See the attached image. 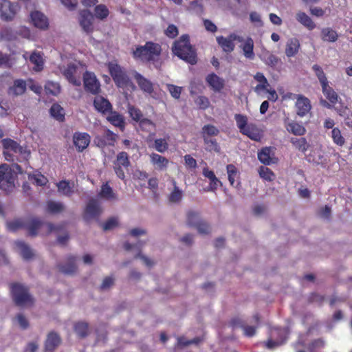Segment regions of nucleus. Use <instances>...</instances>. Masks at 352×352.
<instances>
[{"label":"nucleus","instance_id":"32","mask_svg":"<svg viewBox=\"0 0 352 352\" xmlns=\"http://www.w3.org/2000/svg\"><path fill=\"white\" fill-rule=\"evenodd\" d=\"M170 182L173 186V190L168 197V201L173 204L179 203L183 197V191L177 186V182L174 179H172Z\"/></svg>","mask_w":352,"mask_h":352},{"label":"nucleus","instance_id":"53","mask_svg":"<svg viewBox=\"0 0 352 352\" xmlns=\"http://www.w3.org/2000/svg\"><path fill=\"white\" fill-rule=\"evenodd\" d=\"M64 205L60 202L49 201L47 202V211L51 214H58L63 211Z\"/></svg>","mask_w":352,"mask_h":352},{"label":"nucleus","instance_id":"50","mask_svg":"<svg viewBox=\"0 0 352 352\" xmlns=\"http://www.w3.org/2000/svg\"><path fill=\"white\" fill-rule=\"evenodd\" d=\"M150 148H155L159 153H164L168 148V144L165 138H157L154 140L153 145H148Z\"/></svg>","mask_w":352,"mask_h":352},{"label":"nucleus","instance_id":"12","mask_svg":"<svg viewBox=\"0 0 352 352\" xmlns=\"http://www.w3.org/2000/svg\"><path fill=\"white\" fill-rule=\"evenodd\" d=\"M83 83L85 91L94 95L98 94L100 91V82L92 72H85L84 73Z\"/></svg>","mask_w":352,"mask_h":352},{"label":"nucleus","instance_id":"13","mask_svg":"<svg viewBox=\"0 0 352 352\" xmlns=\"http://www.w3.org/2000/svg\"><path fill=\"white\" fill-rule=\"evenodd\" d=\"M322 91L329 102L321 98L320 104L327 108H331L332 105L336 104L338 100V95L332 87L329 85V82L321 86Z\"/></svg>","mask_w":352,"mask_h":352},{"label":"nucleus","instance_id":"55","mask_svg":"<svg viewBox=\"0 0 352 352\" xmlns=\"http://www.w3.org/2000/svg\"><path fill=\"white\" fill-rule=\"evenodd\" d=\"M228 180L231 186H234L236 179L239 178L238 170L233 164H228L226 166Z\"/></svg>","mask_w":352,"mask_h":352},{"label":"nucleus","instance_id":"41","mask_svg":"<svg viewBox=\"0 0 352 352\" xmlns=\"http://www.w3.org/2000/svg\"><path fill=\"white\" fill-rule=\"evenodd\" d=\"M254 78L259 82L255 88V91H259L261 90H266L267 88L270 86V84L264 76V74L261 72H257L254 76Z\"/></svg>","mask_w":352,"mask_h":352},{"label":"nucleus","instance_id":"5","mask_svg":"<svg viewBox=\"0 0 352 352\" xmlns=\"http://www.w3.org/2000/svg\"><path fill=\"white\" fill-rule=\"evenodd\" d=\"M108 69L109 74L118 87H127L132 84L126 70L118 64L109 63L108 64Z\"/></svg>","mask_w":352,"mask_h":352},{"label":"nucleus","instance_id":"4","mask_svg":"<svg viewBox=\"0 0 352 352\" xmlns=\"http://www.w3.org/2000/svg\"><path fill=\"white\" fill-rule=\"evenodd\" d=\"M10 293L15 305L19 307L31 306L34 299L29 293V289L19 283L10 285Z\"/></svg>","mask_w":352,"mask_h":352},{"label":"nucleus","instance_id":"44","mask_svg":"<svg viewBox=\"0 0 352 352\" xmlns=\"http://www.w3.org/2000/svg\"><path fill=\"white\" fill-rule=\"evenodd\" d=\"M234 119L239 131L243 134L250 125L248 124V117L243 114L236 113L234 115Z\"/></svg>","mask_w":352,"mask_h":352},{"label":"nucleus","instance_id":"45","mask_svg":"<svg viewBox=\"0 0 352 352\" xmlns=\"http://www.w3.org/2000/svg\"><path fill=\"white\" fill-rule=\"evenodd\" d=\"M51 116L56 120L62 122L65 119L64 110L58 104H53L50 109Z\"/></svg>","mask_w":352,"mask_h":352},{"label":"nucleus","instance_id":"59","mask_svg":"<svg viewBox=\"0 0 352 352\" xmlns=\"http://www.w3.org/2000/svg\"><path fill=\"white\" fill-rule=\"evenodd\" d=\"M128 111L130 115V117L137 122H139L141 120L144 118L141 110L135 107V106L129 104Z\"/></svg>","mask_w":352,"mask_h":352},{"label":"nucleus","instance_id":"28","mask_svg":"<svg viewBox=\"0 0 352 352\" xmlns=\"http://www.w3.org/2000/svg\"><path fill=\"white\" fill-rule=\"evenodd\" d=\"M285 127L289 133L295 135L301 136L306 133L305 127L295 121L285 122Z\"/></svg>","mask_w":352,"mask_h":352},{"label":"nucleus","instance_id":"15","mask_svg":"<svg viewBox=\"0 0 352 352\" xmlns=\"http://www.w3.org/2000/svg\"><path fill=\"white\" fill-rule=\"evenodd\" d=\"M30 22L36 28L41 30H46L49 28L48 18L41 12L34 10L31 12Z\"/></svg>","mask_w":352,"mask_h":352},{"label":"nucleus","instance_id":"25","mask_svg":"<svg viewBox=\"0 0 352 352\" xmlns=\"http://www.w3.org/2000/svg\"><path fill=\"white\" fill-rule=\"evenodd\" d=\"M139 126L142 131L148 133L149 135L146 139L147 143L153 141L155 133L153 132L155 130L156 124L148 118H143L139 122Z\"/></svg>","mask_w":352,"mask_h":352},{"label":"nucleus","instance_id":"64","mask_svg":"<svg viewBox=\"0 0 352 352\" xmlns=\"http://www.w3.org/2000/svg\"><path fill=\"white\" fill-rule=\"evenodd\" d=\"M195 103L197 104L199 109L204 110L208 109L210 106V101L208 98L204 96H199L195 100Z\"/></svg>","mask_w":352,"mask_h":352},{"label":"nucleus","instance_id":"8","mask_svg":"<svg viewBox=\"0 0 352 352\" xmlns=\"http://www.w3.org/2000/svg\"><path fill=\"white\" fill-rule=\"evenodd\" d=\"M131 162L129 156L125 151L118 153L115 161L113 162V169L116 175L121 179H124V169L127 170L130 166Z\"/></svg>","mask_w":352,"mask_h":352},{"label":"nucleus","instance_id":"47","mask_svg":"<svg viewBox=\"0 0 352 352\" xmlns=\"http://www.w3.org/2000/svg\"><path fill=\"white\" fill-rule=\"evenodd\" d=\"M58 190L63 195L69 197L73 193L72 188L70 186L69 182L67 180H61L56 184Z\"/></svg>","mask_w":352,"mask_h":352},{"label":"nucleus","instance_id":"60","mask_svg":"<svg viewBox=\"0 0 352 352\" xmlns=\"http://www.w3.org/2000/svg\"><path fill=\"white\" fill-rule=\"evenodd\" d=\"M8 229L10 231L15 232L19 229L25 228V221L21 219H16L7 223Z\"/></svg>","mask_w":352,"mask_h":352},{"label":"nucleus","instance_id":"37","mask_svg":"<svg viewBox=\"0 0 352 352\" xmlns=\"http://www.w3.org/2000/svg\"><path fill=\"white\" fill-rule=\"evenodd\" d=\"M272 154L273 153L271 147H265L258 153V159L262 164L269 165L272 163Z\"/></svg>","mask_w":352,"mask_h":352},{"label":"nucleus","instance_id":"30","mask_svg":"<svg viewBox=\"0 0 352 352\" xmlns=\"http://www.w3.org/2000/svg\"><path fill=\"white\" fill-rule=\"evenodd\" d=\"M26 91V83L22 79H17L14 81L13 85L9 88L8 94L13 96H20Z\"/></svg>","mask_w":352,"mask_h":352},{"label":"nucleus","instance_id":"43","mask_svg":"<svg viewBox=\"0 0 352 352\" xmlns=\"http://www.w3.org/2000/svg\"><path fill=\"white\" fill-rule=\"evenodd\" d=\"M243 135H245L250 138L251 140L255 141H259L262 137L260 131L255 125L252 124L249 125V127L245 130Z\"/></svg>","mask_w":352,"mask_h":352},{"label":"nucleus","instance_id":"10","mask_svg":"<svg viewBox=\"0 0 352 352\" xmlns=\"http://www.w3.org/2000/svg\"><path fill=\"white\" fill-rule=\"evenodd\" d=\"M218 45L221 47L222 50L226 53H231L235 47L234 41L242 43L243 38L234 33L230 34L227 37L223 36H218L216 38Z\"/></svg>","mask_w":352,"mask_h":352},{"label":"nucleus","instance_id":"42","mask_svg":"<svg viewBox=\"0 0 352 352\" xmlns=\"http://www.w3.org/2000/svg\"><path fill=\"white\" fill-rule=\"evenodd\" d=\"M30 62L34 65V69L36 72H40L43 69V60L37 52H34L30 56Z\"/></svg>","mask_w":352,"mask_h":352},{"label":"nucleus","instance_id":"52","mask_svg":"<svg viewBox=\"0 0 352 352\" xmlns=\"http://www.w3.org/2000/svg\"><path fill=\"white\" fill-rule=\"evenodd\" d=\"M99 196L107 200L115 199L116 198V196L113 192L111 187H110L107 183L103 184L101 186Z\"/></svg>","mask_w":352,"mask_h":352},{"label":"nucleus","instance_id":"27","mask_svg":"<svg viewBox=\"0 0 352 352\" xmlns=\"http://www.w3.org/2000/svg\"><path fill=\"white\" fill-rule=\"evenodd\" d=\"M300 48V43L297 38H291L287 40L285 53L288 58L295 56L299 52Z\"/></svg>","mask_w":352,"mask_h":352},{"label":"nucleus","instance_id":"26","mask_svg":"<svg viewBox=\"0 0 352 352\" xmlns=\"http://www.w3.org/2000/svg\"><path fill=\"white\" fill-rule=\"evenodd\" d=\"M78 67L74 64H69L63 72V75L66 79L74 86H80L81 80L80 77H76Z\"/></svg>","mask_w":352,"mask_h":352},{"label":"nucleus","instance_id":"48","mask_svg":"<svg viewBox=\"0 0 352 352\" xmlns=\"http://www.w3.org/2000/svg\"><path fill=\"white\" fill-rule=\"evenodd\" d=\"M219 133V130L212 124H206L201 129L202 138L217 136Z\"/></svg>","mask_w":352,"mask_h":352},{"label":"nucleus","instance_id":"49","mask_svg":"<svg viewBox=\"0 0 352 352\" xmlns=\"http://www.w3.org/2000/svg\"><path fill=\"white\" fill-rule=\"evenodd\" d=\"M61 87L58 82L47 81L45 85V91L47 94L58 96L60 93Z\"/></svg>","mask_w":352,"mask_h":352},{"label":"nucleus","instance_id":"7","mask_svg":"<svg viewBox=\"0 0 352 352\" xmlns=\"http://www.w3.org/2000/svg\"><path fill=\"white\" fill-rule=\"evenodd\" d=\"M45 226L48 232L59 231L63 228V226H55L52 223H44L38 218H32L25 221V228L28 230V235L30 236H35L38 234V230Z\"/></svg>","mask_w":352,"mask_h":352},{"label":"nucleus","instance_id":"1","mask_svg":"<svg viewBox=\"0 0 352 352\" xmlns=\"http://www.w3.org/2000/svg\"><path fill=\"white\" fill-rule=\"evenodd\" d=\"M3 148V155L8 162H28L30 151L26 147L21 146L15 140L4 138L1 140Z\"/></svg>","mask_w":352,"mask_h":352},{"label":"nucleus","instance_id":"29","mask_svg":"<svg viewBox=\"0 0 352 352\" xmlns=\"http://www.w3.org/2000/svg\"><path fill=\"white\" fill-rule=\"evenodd\" d=\"M243 43L241 45V48L243 52V55L246 58L253 60L255 57L254 52V41L251 37H248Z\"/></svg>","mask_w":352,"mask_h":352},{"label":"nucleus","instance_id":"38","mask_svg":"<svg viewBox=\"0 0 352 352\" xmlns=\"http://www.w3.org/2000/svg\"><path fill=\"white\" fill-rule=\"evenodd\" d=\"M16 246L20 250V254L25 260H29L34 256V254L30 248L23 241H16Z\"/></svg>","mask_w":352,"mask_h":352},{"label":"nucleus","instance_id":"34","mask_svg":"<svg viewBox=\"0 0 352 352\" xmlns=\"http://www.w3.org/2000/svg\"><path fill=\"white\" fill-rule=\"evenodd\" d=\"M321 39L325 42L333 43L338 38V34L336 31L331 28H324L321 30Z\"/></svg>","mask_w":352,"mask_h":352},{"label":"nucleus","instance_id":"51","mask_svg":"<svg viewBox=\"0 0 352 352\" xmlns=\"http://www.w3.org/2000/svg\"><path fill=\"white\" fill-rule=\"evenodd\" d=\"M74 331L78 337L84 338L88 335V324L84 322H78L74 324Z\"/></svg>","mask_w":352,"mask_h":352},{"label":"nucleus","instance_id":"35","mask_svg":"<svg viewBox=\"0 0 352 352\" xmlns=\"http://www.w3.org/2000/svg\"><path fill=\"white\" fill-rule=\"evenodd\" d=\"M261 59L265 63V65L270 67H275L280 61V59L273 54L271 52L265 50L261 56Z\"/></svg>","mask_w":352,"mask_h":352},{"label":"nucleus","instance_id":"20","mask_svg":"<svg viewBox=\"0 0 352 352\" xmlns=\"http://www.w3.org/2000/svg\"><path fill=\"white\" fill-rule=\"evenodd\" d=\"M61 338L55 331H50L45 341V352H54L55 349L60 344Z\"/></svg>","mask_w":352,"mask_h":352},{"label":"nucleus","instance_id":"40","mask_svg":"<svg viewBox=\"0 0 352 352\" xmlns=\"http://www.w3.org/2000/svg\"><path fill=\"white\" fill-rule=\"evenodd\" d=\"M330 136L333 142L338 146H343L346 143L345 138L338 127H336V129L331 130Z\"/></svg>","mask_w":352,"mask_h":352},{"label":"nucleus","instance_id":"57","mask_svg":"<svg viewBox=\"0 0 352 352\" xmlns=\"http://www.w3.org/2000/svg\"><path fill=\"white\" fill-rule=\"evenodd\" d=\"M312 69L314 72L316 76L318 79L321 86L329 82L326 74L320 65L317 64L314 65L312 66Z\"/></svg>","mask_w":352,"mask_h":352},{"label":"nucleus","instance_id":"56","mask_svg":"<svg viewBox=\"0 0 352 352\" xmlns=\"http://www.w3.org/2000/svg\"><path fill=\"white\" fill-rule=\"evenodd\" d=\"M94 12L96 17L100 20L106 19L109 14V9L104 4L97 5L95 7Z\"/></svg>","mask_w":352,"mask_h":352},{"label":"nucleus","instance_id":"39","mask_svg":"<svg viewBox=\"0 0 352 352\" xmlns=\"http://www.w3.org/2000/svg\"><path fill=\"white\" fill-rule=\"evenodd\" d=\"M204 143L205 145V149L208 152H214L219 153L221 152V147L217 142V140L211 138H203Z\"/></svg>","mask_w":352,"mask_h":352},{"label":"nucleus","instance_id":"2","mask_svg":"<svg viewBox=\"0 0 352 352\" xmlns=\"http://www.w3.org/2000/svg\"><path fill=\"white\" fill-rule=\"evenodd\" d=\"M162 46L153 41H146L144 45H136L132 51V56L136 60L145 63H154L160 60Z\"/></svg>","mask_w":352,"mask_h":352},{"label":"nucleus","instance_id":"17","mask_svg":"<svg viewBox=\"0 0 352 352\" xmlns=\"http://www.w3.org/2000/svg\"><path fill=\"white\" fill-rule=\"evenodd\" d=\"M116 140V135L109 129L105 130L102 135H98L94 138V144L100 148H104L106 146H114Z\"/></svg>","mask_w":352,"mask_h":352},{"label":"nucleus","instance_id":"6","mask_svg":"<svg viewBox=\"0 0 352 352\" xmlns=\"http://www.w3.org/2000/svg\"><path fill=\"white\" fill-rule=\"evenodd\" d=\"M14 181V173L10 166L0 165V189L6 192H12L15 187Z\"/></svg>","mask_w":352,"mask_h":352},{"label":"nucleus","instance_id":"61","mask_svg":"<svg viewBox=\"0 0 352 352\" xmlns=\"http://www.w3.org/2000/svg\"><path fill=\"white\" fill-rule=\"evenodd\" d=\"M324 346V342L321 338L314 340L309 344L307 349L309 352H314L316 349H322Z\"/></svg>","mask_w":352,"mask_h":352},{"label":"nucleus","instance_id":"3","mask_svg":"<svg viewBox=\"0 0 352 352\" xmlns=\"http://www.w3.org/2000/svg\"><path fill=\"white\" fill-rule=\"evenodd\" d=\"M172 51L175 55L188 63L195 65L197 62L196 50L190 44L188 34L182 35L173 43Z\"/></svg>","mask_w":352,"mask_h":352},{"label":"nucleus","instance_id":"58","mask_svg":"<svg viewBox=\"0 0 352 352\" xmlns=\"http://www.w3.org/2000/svg\"><path fill=\"white\" fill-rule=\"evenodd\" d=\"M258 173L261 178L266 181H273L275 179L274 173L266 166H261L258 169Z\"/></svg>","mask_w":352,"mask_h":352},{"label":"nucleus","instance_id":"21","mask_svg":"<svg viewBox=\"0 0 352 352\" xmlns=\"http://www.w3.org/2000/svg\"><path fill=\"white\" fill-rule=\"evenodd\" d=\"M206 81L215 92H220L225 85L224 80L214 73L209 74L206 78Z\"/></svg>","mask_w":352,"mask_h":352},{"label":"nucleus","instance_id":"11","mask_svg":"<svg viewBox=\"0 0 352 352\" xmlns=\"http://www.w3.org/2000/svg\"><path fill=\"white\" fill-rule=\"evenodd\" d=\"M292 96H294L296 99L295 103L296 114L300 118L307 116L311 109L310 100L301 94H294L292 93L288 94L289 98H292Z\"/></svg>","mask_w":352,"mask_h":352},{"label":"nucleus","instance_id":"14","mask_svg":"<svg viewBox=\"0 0 352 352\" xmlns=\"http://www.w3.org/2000/svg\"><path fill=\"white\" fill-rule=\"evenodd\" d=\"M102 213V209L98 201L96 199H90L84 211V219L87 221L98 218Z\"/></svg>","mask_w":352,"mask_h":352},{"label":"nucleus","instance_id":"16","mask_svg":"<svg viewBox=\"0 0 352 352\" xmlns=\"http://www.w3.org/2000/svg\"><path fill=\"white\" fill-rule=\"evenodd\" d=\"M91 137L87 133L75 132L73 142L78 152H82L89 145Z\"/></svg>","mask_w":352,"mask_h":352},{"label":"nucleus","instance_id":"31","mask_svg":"<svg viewBox=\"0 0 352 352\" xmlns=\"http://www.w3.org/2000/svg\"><path fill=\"white\" fill-rule=\"evenodd\" d=\"M296 19L309 30H313L316 28L315 23L304 12L299 11L296 14Z\"/></svg>","mask_w":352,"mask_h":352},{"label":"nucleus","instance_id":"33","mask_svg":"<svg viewBox=\"0 0 352 352\" xmlns=\"http://www.w3.org/2000/svg\"><path fill=\"white\" fill-rule=\"evenodd\" d=\"M110 115L107 117L108 121L115 126L119 127L123 131L125 127L124 119L122 115L116 111H110Z\"/></svg>","mask_w":352,"mask_h":352},{"label":"nucleus","instance_id":"63","mask_svg":"<svg viewBox=\"0 0 352 352\" xmlns=\"http://www.w3.org/2000/svg\"><path fill=\"white\" fill-rule=\"evenodd\" d=\"M194 228H196L198 232L201 234H208L210 232V226L203 220L199 222Z\"/></svg>","mask_w":352,"mask_h":352},{"label":"nucleus","instance_id":"62","mask_svg":"<svg viewBox=\"0 0 352 352\" xmlns=\"http://www.w3.org/2000/svg\"><path fill=\"white\" fill-rule=\"evenodd\" d=\"M167 89L170 94L171 96L175 99H179L181 96L182 93V87L172 85V84H168L167 85Z\"/></svg>","mask_w":352,"mask_h":352},{"label":"nucleus","instance_id":"36","mask_svg":"<svg viewBox=\"0 0 352 352\" xmlns=\"http://www.w3.org/2000/svg\"><path fill=\"white\" fill-rule=\"evenodd\" d=\"M290 142L296 149L305 153L309 148V144L305 138H292Z\"/></svg>","mask_w":352,"mask_h":352},{"label":"nucleus","instance_id":"24","mask_svg":"<svg viewBox=\"0 0 352 352\" xmlns=\"http://www.w3.org/2000/svg\"><path fill=\"white\" fill-rule=\"evenodd\" d=\"M150 162L154 166L155 168L158 170H165L168 168V160L157 153H152L149 155Z\"/></svg>","mask_w":352,"mask_h":352},{"label":"nucleus","instance_id":"23","mask_svg":"<svg viewBox=\"0 0 352 352\" xmlns=\"http://www.w3.org/2000/svg\"><path fill=\"white\" fill-rule=\"evenodd\" d=\"M59 271L65 274H74L77 271V266L76 264V257L69 255L67 257L66 263L65 264H58L57 265Z\"/></svg>","mask_w":352,"mask_h":352},{"label":"nucleus","instance_id":"22","mask_svg":"<svg viewBox=\"0 0 352 352\" xmlns=\"http://www.w3.org/2000/svg\"><path fill=\"white\" fill-rule=\"evenodd\" d=\"M94 107L100 113L105 114L112 110V105L107 98L97 96L94 100Z\"/></svg>","mask_w":352,"mask_h":352},{"label":"nucleus","instance_id":"18","mask_svg":"<svg viewBox=\"0 0 352 352\" xmlns=\"http://www.w3.org/2000/svg\"><path fill=\"white\" fill-rule=\"evenodd\" d=\"M93 19L92 13L88 10H82L80 12L79 23L83 30L87 33L93 31Z\"/></svg>","mask_w":352,"mask_h":352},{"label":"nucleus","instance_id":"19","mask_svg":"<svg viewBox=\"0 0 352 352\" xmlns=\"http://www.w3.org/2000/svg\"><path fill=\"white\" fill-rule=\"evenodd\" d=\"M133 78L143 92L148 94H151L153 92V84L150 80L136 71L133 72Z\"/></svg>","mask_w":352,"mask_h":352},{"label":"nucleus","instance_id":"9","mask_svg":"<svg viewBox=\"0 0 352 352\" xmlns=\"http://www.w3.org/2000/svg\"><path fill=\"white\" fill-rule=\"evenodd\" d=\"M20 10L18 3H12L9 0H2L0 5V17L4 21H12Z\"/></svg>","mask_w":352,"mask_h":352},{"label":"nucleus","instance_id":"46","mask_svg":"<svg viewBox=\"0 0 352 352\" xmlns=\"http://www.w3.org/2000/svg\"><path fill=\"white\" fill-rule=\"evenodd\" d=\"M28 179L32 182V183L39 186H44L48 182L47 178L38 171L32 175H29Z\"/></svg>","mask_w":352,"mask_h":352},{"label":"nucleus","instance_id":"54","mask_svg":"<svg viewBox=\"0 0 352 352\" xmlns=\"http://www.w3.org/2000/svg\"><path fill=\"white\" fill-rule=\"evenodd\" d=\"M202 220L200 219L199 214L197 212L190 210L186 214V223L190 227H195Z\"/></svg>","mask_w":352,"mask_h":352}]
</instances>
